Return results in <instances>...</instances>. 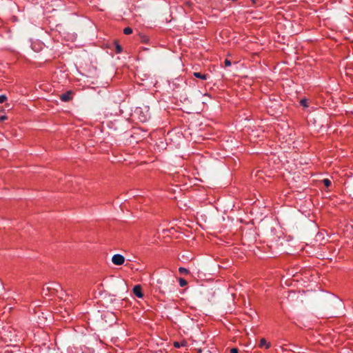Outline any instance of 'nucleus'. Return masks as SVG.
<instances>
[{"label": "nucleus", "instance_id": "obj_1", "mask_svg": "<svg viewBox=\"0 0 353 353\" xmlns=\"http://www.w3.org/2000/svg\"><path fill=\"white\" fill-rule=\"evenodd\" d=\"M112 262L116 265H121L124 263L125 258L121 254H116L112 257Z\"/></svg>", "mask_w": 353, "mask_h": 353}, {"label": "nucleus", "instance_id": "obj_2", "mask_svg": "<svg viewBox=\"0 0 353 353\" xmlns=\"http://www.w3.org/2000/svg\"><path fill=\"white\" fill-rule=\"evenodd\" d=\"M148 110H146V114H143L142 109L141 108H137L135 110L134 113L137 114H139L138 118L140 120V121L145 122L148 120V119L149 118V115L148 114Z\"/></svg>", "mask_w": 353, "mask_h": 353}, {"label": "nucleus", "instance_id": "obj_3", "mask_svg": "<svg viewBox=\"0 0 353 353\" xmlns=\"http://www.w3.org/2000/svg\"><path fill=\"white\" fill-rule=\"evenodd\" d=\"M72 94L73 92L71 90L67 91L60 96V99L64 102L70 101L72 99Z\"/></svg>", "mask_w": 353, "mask_h": 353}, {"label": "nucleus", "instance_id": "obj_4", "mask_svg": "<svg viewBox=\"0 0 353 353\" xmlns=\"http://www.w3.org/2000/svg\"><path fill=\"white\" fill-rule=\"evenodd\" d=\"M133 293L139 298H142L143 296L142 288L140 285H137L133 288Z\"/></svg>", "mask_w": 353, "mask_h": 353}, {"label": "nucleus", "instance_id": "obj_5", "mask_svg": "<svg viewBox=\"0 0 353 353\" xmlns=\"http://www.w3.org/2000/svg\"><path fill=\"white\" fill-rule=\"evenodd\" d=\"M259 346L260 347H265V349H268L270 347V343H267V341L265 339L263 338L260 340Z\"/></svg>", "mask_w": 353, "mask_h": 353}, {"label": "nucleus", "instance_id": "obj_6", "mask_svg": "<svg viewBox=\"0 0 353 353\" xmlns=\"http://www.w3.org/2000/svg\"><path fill=\"white\" fill-rule=\"evenodd\" d=\"M193 75L196 77V78H199V79H203V80H206L207 78H208V75L205 74H202L201 72H194Z\"/></svg>", "mask_w": 353, "mask_h": 353}, {"label": "nucleus", "instance_id": "obj_7", "mask_svg": "<svg viewBox=\"0 0 353 353\" xmlns=\"http://www.w3.org/2000/svg\"><path fill=\"white\" fill-rule=\"evenodd\" d=\"M114 46L116 52L121 53L123 50L121 46L117 41H114Z\"/></svg>", "mask_w": 353, "mask_h": 353}, {"label": "nucleus", "instance_id": "obj_8", "mask_svg": "<svg viewBox=\"0 0 353 353\" xmlns=\"http://www.w3.org/2000/svg\"><path fill=\"white\" fill-rule=\"evenodd\" d=\"M179 272L183 274H188L190 273V271L188 269L183 267L179 268Z\"/></svg>", "mask_w": 353, "mask_h": 353}, {"label": "nucleus", "instance_id": "obj_9", "mask_svg": "<svg viewBox=\"0 0 353 353\" xmlns=\"http://www.w3.org/2000/svg\"><path fill=\"white\" fill-rule=\"evenodd\" d=\"M300 104L303 106V107H308V101L307 99H302L301 101H300Z\"/></svg>", "mask_w": 353, "mask_h": 353}, {"label": "nucleus", "instance_id": "obj_10", "mask_svg": "<svg viewBox=\"0 0 353 353\" xmlns=\"http://www.w3.org/2000/svg\"><path fill=\"white\" fill-rule=\"evenodd\" d=\"M123 33L125 34H130L132 33V29L130 27H126L123 30Z\"/></svg>", "mask_w": 353, "mask_h": 353}, {"label": "nucleus", "instance_id": "obj_11", "mask_svg": "<svg viewBox=\"0 0 353 353\" xmlns=\"http://www.w3.org/2000/svg\"><path fill=\"white\" fill-rule=\"evenodd\" d=\"M323 183L325 187L328 188L331 185V181L328 179H324L323 180Z\"/></svg>", "mask_w": 353, "mask_h": 353}, {"label": "nucleus", "instance_id": "obj_12", "mask_svg": "<svg viewBox=\"0 0 353 353\" xmlns=\"http://www.w3.org/2000/svg\"><path fill=\"white\" fill-rule=\"evenodd\" d=\"M188 284V282L184 279H179V285L181 287H184Z\"/></svg>", "mask_w": 353, "mask_h": 353}, {"label": "nucleus", "instance_id": "obj_13", "mask_svg": "<svg viewBox=\"0 0 353 353\" xmlns=\"http://www.w3.org/2000/svg\"><path fill=\"white\" fill-rule=\"evenodd\" d=\"M7 99V97L4 94L0 95V103H3Z\"/></svg>", "mask_w": 353, "mask_h": 353}, {"label": "nucleus", "instance_id": "obj_14", "mask_svg": "<svg viewBox=\"0 0 353 353\" xmlns=\"http://www.w3.org/2000/svg\"><path fill=\"white\" fill-rule=\"evenodd\" d=\"M225 67H228L231 65V61L229 59H225L224 61Z\"/></svg>", "mask_w": 353, "mask_h": 353}, {"label": "nucleus", "instance_id": "obj_15", "mask_svg": "<svg viewBox=\"0 0 353 353\" xmlns=\"http://www.w3.org/2000/svg\"><path fill=\"white\" fill-rule=\"evenodd\" d=\"M141 38H142V39H141L142 42H143V43L148 42V39L146 36H143Z\"/></svg>", "mask_w": 353, "mask_h": 353}, {"label": "nucleus", "instance_id": "obj_16", "mask_svg": "<svg viewBox=\"0 0 353 353\" xmlns=\"http://www.w3.org/2000/svg\"><path fill=\"white\" fill-rule=\"evenodd\" d=\"M6 119H7V117L5 116V115H3V116L0 117V121H1V122L4 121Z\"/></svg>", "mask_w": 353, "mask_h": 353}, {"label": "nucleus", "instance_id": "obj_17", "mask_svg": "<svg viewBox=\"0 0 353 353\" xmlns=\"http://www.w3.org/2000/svg\"><path fill=\"white\" fill-rule=\"evenodd\" d=\"M230 353H239L237 348H232L230 350Z\"/></svg>", "mask_w": 353, "mask_h": 353}, {"label": "nucleus", "instance_id": "obj_18", "mask_svg": "<svg viewBox=\"0 0 353 353\" xmlns=\"http://www.w3.org/2000/svg\"><path fill=\"white\" fill-rule=\"evenodd\" d=\"M174 346L175 347H181V345H180V343H179V342H174Z\"/></svg>", "mask_w": 353, "mask_h": 353}, {"label": "nucleus", "instance_id": "obj_19", "mask_svg": "<svg viewBox=\"0 0 353 353\" xmlns=\"http://www.w3.org/2000/svg\"><path fill=\"white\" fill-rule=\"evenodd\" d=\"M252 3L253 4H256V0H251Z\"/></svg>", "mask_w": 353, "mask_h": 353}]
</instances>
